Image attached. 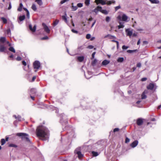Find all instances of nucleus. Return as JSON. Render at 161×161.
Segmentation results:
<instances>
[{
    "instance_id": "45",
    "label": "nucleus",
    "mask_w": 161,
    "mask_h": 161,
    "mask_svg": "<svg viewBox=\"0 0 161 161\" xmlns=\"http://www.w3.org/2000/svg\"><path fill=\"white\" fill-rule=\"evenodd\" d=\"M91 35L90 34H87L86 35V37L87 39H89L91 38Z\"/></svg>"
},
{
    "instance_id": "8",
    "label": "nucleus",
    "mask_w": 161,
    "mask_h": 161,
    "mask_svg": "<svg viewBox=\"0 0 161 161\" xmlns=\"http://www.w3.org/2000/svg\"><path fill=\"white\" fill-rule=\"evenodd\" d=\"M6 46L5 44H0V52H5L6 50Z\"/></svg>"
},
{
    "instance_id": "47",
    "label": "nucleus",
    "mask_w": 161,
    "mask_h": 161,
    "mask_svg": "<svg viewBox=\"0 0 161 161\" xmlns=\"http://www.w3.org/2000/svg\"><path fill=\"white\" fill-rule=\"evenodd\" d=\"M69 0H63L61 1L60 3L61 4H63L65 2L69 1Z\"/></svg>"
},
{
    "instance_id": "63",
    "label": "nucleus",
    "mask_w": 161,
    "mask_h": 161,
    "mask_svg": "<svg viewBox=\"0 0 161 161\" xmlns=\"http://www.w3.org/2000/svg\"><path fill=\"white\" fill-rule=\"evenodd\" d=\"M140 39H139L138 40V42H137V45H139L140 44Z\"/></svg>"
},
{
    "instance_id": "30",
    "label": "nucleus",
    "mask_w": 161,
    "mask_h": 161,
    "mask_svg": "<svg viewBox=\"0 0 161 161\" xmlns=\"http://www.w3.org/2000/svg\"><path fill=\"white\" fill-rule=\"evenodd\" d=\"M36 2L39 5H42V0H36Z\"/></svg>"
},
{
    "instance_id": "3",
    "label": "nucleus",
    "mask_w": 161,
    "mask_h": 161,
    "mask_svg": "<svg viewBox=\"0 0 161 161\" xmlns=\"http://www.w3.org/2000/svg\"><path fill=\"white\" fill-rule=\"evenodd\" d=\"M16 135L19 136H21L22 139L25 140L27 142H30L28 134L23 133H17Z\"/></svg>"
},
{
    "instance_id": "31",
    "label": "nucleus",
    "mask_w": 161,
    "mask_h": 161,
    "mask_svg": "<svg viewBox=\"0 0 161 161\" xmlns=\"http://www.w3.org/2000/svg\"><path fill=\"white\" fill-rule=\"evenodd\" d=\"M9 50L10 51L13 52L14 53H15V51L14 48L13 47H11L9 48Z\"/></svg>"
},
{
    "instance_id": "42",
    "label": "nucleus",
    "mask_w": 161,
    "mask_h": 161,
    "mask_svg": "<svg viewBox=\"0 0 161 161\" xmlns=\"http://www.w3.org/2000/svg\"><path fill=\"white\" fill-rule=\"evenodd\" d=\"M110 19V18L109 16H107L105 20L106 22H109Z\"/></svg>"
},
{
    "instance_id": "5",
    "label": "nucleus",
    "mask_w": 161,
    "mask_h": 161,
    "mask_svg": "<svg viewBox=\"0 0 161 161\" xmlns=\"http://www.w3.org/2000/svg\"><path fill=\"white\" fill-rule=\"evenodd\" d=\"M75 153L78 155V157L80 159L83 156V155L81 154L80 152V147L76 148L75 151Z\"/></svg>"
},
{
    "instance_id": "50",
    "label": "nucleus",
    "mask_w": 161,
    "mask_h": 161,
    "mask_svg": "<svg viewBox=\"0 0 161 161\" xmlns=\"http://www.w3.org/2000/svg\"><path fill=\"white\" fill-rule=\"evenodd\" d=\"M26 16H27V18L28 19L29 18H30V14H29V12H27Z\"/></svg>"
},
{
    "instance_id": "57",
    "label": "nucleus",
    "mask_w": 161,
    "mask_h": 161,
    "mask_svg": "<svg viewBox=\"0 0 161 161\" xmlns=\"http://www.w3.org/2000/svg\"><path fill=\"white\" fill-rule=\"evenodd\" d=\"M88 48L89 49H92L93 48V46L92 45H89L88 46Z\"/></svg>"
},
{
    "instance_id": "55",
    "label": "nucleus",
    "mask_w": 161,
    "mask_h": 161,
    "mask_svg": "<svg viewBox=\"0 0 161 161\" xmlns=\"http://www.w3.org/2000/svg\"><path fill=\"white\" fill-rule=\"evenodd\" d=\"M83 48H84V47H83V46H80V47H79L78 48V49L79 50H82V49H83Z\"/></svg>"
},
{
    "instance_id": "1",
    "label": "nucleus",
    "mask_w": 161,
    "mask_h": 161,
    "mask_svg": "<svg viewBox=\"0 0 161 161\" xmlns=\"http://www.w3.org/2000/svg\"><path fill=\"white\" fill-rule=\"evenodd\" d=\"M37 136L41 137V139L44 141L47 140L49 137V133L48 129L42 126L37 127L36 130Z\"/></svg>"
},
{
    "instance_id": "19",
    "label": "nucleus",
    "mask_w": 161,
    "mask_h": 161,
    "mask_svg": "<svg viewBox=\"0 0 161 161\" xmlns=\"http://www.w3.org/2000/svg\"><path fill=\"white\" fill-rule=\"evenodd\" d=\"M152 3L158 4L159 3V1L158 0H149Z\"/></svg>"
},
{
    "instance_id": "60",
    "label": "nucleus",
    "mask_w": 161,
    "mask_h": 161,
    "mask_svg": "<svg viewBox=\"0 0 161 161\" xmlns=\"http://www.w3.org/2000/svg\"><path fill=\"white\" fill-rule=\"evenodd\" d=\"M96 22V20H95L94 21V22L92 24V25L91 26V28H92V27H93V26L95 24Z\"/></svg>"
},
{
    "instance_id": "56",
    "label": "nucleus",
    "mask_w": 161,
    "mask_h": 161,
    "mask_svg": "<svg viewBox=\"0 0 161 161\" xmlns=\"http://www.w3.org/2000/svg\"><path fill=\"white\" fill-rule=\"evenodd\" d=\"M6 44H8L9 46H11V44L9 43V42L8 41H6V42H5V45L6 46Z\"/></svg>"
},
{
    "instance_id": "9",
    "label": "nucleus",
    "mask_w": 161,
    "mask_h": 161,
    "mask_svg": "<svg viewBox=\"0 0 161 161\" xmlns=\"http://www.w3.org/2000/svg\"><path fill=\"white\" fill-rule=\"evenodd\" d=\"M43 27L44 31L47 33H50V30L49 29L48 27L44 23H43L42 24Z\"/></svg>"
},
{
    "instance_id": "15",
    "label": "nucleus",
    "mask_w": 161,
    "mask_h": 161,
    "mask_svg": "<svg viewBox=\"0 0 161 161\" xmlns=\"http://www.w3.org/2000/svg\"><path fill=\"white\" fill-rule=\"evenodd\" d=\"M154 86V85L153 83H150L149 85L147 86V88L148 89L152 90Z\"/></svg>"
},
{
    "instance_id": "51",
    "label": "nucleus",
    "mask_w": 161,
    "mask_h": 161,
    "mask_svg": "<svg viewBox=\"0 0 161 161\" xmlns=\"http://www.w3.org/2000/svg\"><path fill=\"white\" fill-rule=\"evenodd\" d=\"M119 129L118 128H115L114 130V132H116V131H118L119 130Z\"/></svg>"
},
{
    "instance_id": "43",
    "label": "nucleus",
    "mask_w": 161,
    "mask_h": 161,
    "mask_svg": "<svg viewBox=\"0 0 161 161\" xmlns=\"http://www.w3.org/2000/svg\"><path fill=\"white\" fill-rule=\"evenodd\" d=\"M120 8H121V7L120 5L115 7V11H117L118 10L120 9Z\"/></svg>"
},
{
    "instance_id": "25",
    "label": "nucleus",
    "mask_w": 161,
    "mask_h": 161,
    "mask_svg": "<svg viewBox=\"0 0 161 161\" xmlns=\"http://www.w3.org/2000/svg\"><path fill=\"white\" fill-rule=\"evenodd\" d=\"M84 59V57L83 56H79L77 57V60L80 62H82Z\"/></svg>"
},
{
    "instance_id": "20",
    "label": "nucleus",
    "mask_w": 161,
    "mask_h": 161,
    "mask_svg": "<svg viewBox=\"0 0 161 161\" xmlns=\"http://www.w3.org/2000/svg\"><path fill=\"white\" fill-rule=\"evenodd\" d=\"M25 18V16L24 15L20 16L19 17V21L18 22L19 24H20V22L23 20Z\"/></svg>"
},
{
    "instance_id": "2",
    "label": "nucleus",
    "mask_w": 161,
    "mask_h": 161,
    "mask_svg": "<svg viewBox=\"0 0 161 161\" xmlns=\"http://www.w3.org/2000/svg\"><path fill=\"white\" fill-rule=\"evenodd\" d=\"M95 2L97 4L99 3L101 4L102 5L107 4L109 5L115 3V1L114 0L108 1L107 0H95Z\"/></svg>"
},
{
    "instance_id": "32",
    "label": "nucleus",
    "mask_w": 161,
    "mask_h": 161,
    "mask_svg": "<svg viewBox=\"0 0 161 161\" xmlns=\"http://www.w3.org/2000/svg\"><path fill=\"white\" fill-rule=\"evenodd\" d=\"M85 3L86 6H89L90 4V0H85Z\"/></svg>"
},
{
    "instance_id": "62",
    "label": "nucleus",
    "mask_w": 161,
    "mask_h": 161,
    "mask_svg": "<svg viewBox=\"0 0 161 161\" xmlns=\"http://www.w3.org/2000/svg\"><path fill=\"white\" fill-rule=\"evenodd\" d=\"M11 8V3H9V7H8V9H10Z\"/></svg>"
},
{
    "instance_id": "44",
    "label": "nucleus",
    "mask_w": 161,
    "mask_h": 161,
    "mask_svg": "<svg viewBox=\"0 0 161 161\" xmlns=\"http://www.w3.org/2000/svg\"><path fill=\"white\" fill-rule=\"evenodd\" d=\"M128 48H129V47L127 46H126L125 45H123L122 47V48L123 49H127Z\"/></svg>"
},
{
    "instance_id": "21",
    "label": "nucleus",
    "mask_w": 161,
    "mask_h": 161,
    "mask_svg": "<svg viewBox=\"0 0 161 161\" xmlns=\"http://www.w3.org/2000/svg\"><path fill=\"white\" fill-rule=\"evenodd\" d=\"M110 62L109 61L107 60H103L102 62V64L103 65H106L108 64Z\"/></svg>"
},
{
    "instance_id": "41",
    "label": "nucleus",
    "mask_w": 161,
    "mask_h": 161,
    "mask_svg": "<svg viewBox=\"0 0 161 161\" xmlns=\"http://www.w3.org/2000/svg\"><path fill=\"white\" fill-rule=\"evenodd\" d=\"M83 6V4L81 3H79L77 4V6L79 8H81Z\"/></svg>"
},
{
    "instance_id": "38",
    "label": "nucleus",
    "mask_w": 161,
    "mask_h": 161,
    "mask_svg": "<svg viewBox=\"0 0 161 161\" xmlns=\"http://www.w3.org/2000/svg\"><path fill=\"white\" fill-rule=\"evenodd\" d=\"M97 62V60L96 59H95L92 62V64L93 66H94Z\"/></svg>"
},
{
    "instance_id": "16",
    "label": "nucleus",
    "mask_w": 161,
    "mask_h": 161,
    "mask_svg": "<svg viewBox=\"0 0 161 161\" xmlns=\"http://www.w3.org/2000/svg\"><path fill=\"white\" fill-rule=\"evenodd\" d=\"M29 28L31 31L33 32H34L35 31L36 29V26L35 25L33 28H32V25L31 24H30L29 25Z\"/></svg>"
},
{
    "instance_id": "61",
    "label": "nucleus",
    "mask_w": 161,
    "mask_h": 161,
    "mask_svg": "<svg viewBox=\"0 0 161 161\" xmlns=\"http://www.w3.org/2000/svg\"><path fill=\"white\" fill-rule=\"evenodd\" d=\"M95 52H93L92 53V58H94V56H95Z\"/></svg>"
},
{
    "instance_id": "29",
    "label": "nucleus",
    "mask_w": 161,
    "mask_h": 161,
    "mask_svg": "<svg viewBox=\"0 0 161 161\" xmlns=\"http://www.w3.org/2000/svg\"><path fill=\"white\" fill-rule=\"evenodd\" d=\"M124 58L123 57H120L118 58L117 61L118 62H122L123 61Z\"/></svg>"
},
{
    "instance_id": "53",
    "label": "nucleus",
    "mask_w": 161,
    "mask_h": 161,
    "mask_svg": "<svg viewBox=\"0 0 161 161\" xmlns=\"http://www.w3.org/2000/svg\"><path fill=\"white\" fill-rule=\"evenodd\" d=\"M16 60L18 61H20L21 60V58L20 57L18 56L16 58Z\"/></svg>"
},
{
    "instance_id": "11",
    "label": "nucleus",
    "mask_w": 161,
    "mask_h": 161,
    "mask_svg": "<svg viewBox=\"0 0 161 161\" xmlns=\"http://www.w3.org/2000/svg\"><path fill=\"white\" fill-rule=\"evenodd\" d=\"M6 39L5 37H2L0 38V44H5Z\"/></svg>"
},
{
    "instance_id": "26",
    "label": "nucleus",
    "mask_w": 161,
    "mask_h": 161,
    "mask_svg": "<svg viewBox=\"0 0 161 161\" xmlns=\"http://www.w3.org/2000/svg\"><path fill=\"white\" fill-rule=\"evenodd\" d=\"M36 92V90L35 88H33L31 89L30 91V93L31 94H35Z\"/></svg>"
},
{
    "instance_id": "28",
    "label": "nucleus",
    "mask_w": 161,
    "mask_h": 161,
    "mask_svg": "<svg viewBox=\"0 0 161 161\" xmlns=\"http://www.w3.org/2000/svg\"><path fill=\"white\" fill-rule=\"evenodd\" d=\"M31 8L34 11L36 10L37 8L35 4H33L31 6Z\"/></svg>"
},
{
    "instance_id": "35",
    "label": "nucleus",
    "mask_w": 161,
    "mask_h": 161,
    "mask_svg": "<svg viewBox=\"0 0 161 161\" xmlns=\"http://www.w3.org/2000/svg\"><path fill=\"white\" fill-rule=\"evenodd\" d=\"M1 19L3 20V23L6 24L7 22V20L4 17H2L1 18Z\"/></svg>"
},
{
    "instance_id": "6",
    "label": "nucleus",
    "mask_w": 161,
    "mask_h": 161,
    "mask_svg": "<svg viewBox=\"0 0 161 161\" xmlns=\"http://www.w3.org/2000/svg\"><path fill=\"white\" fill-rule=\"evenodd\" d=\"M40 66V62L38 61H36L33 63V67L34 69H38Z\"/></svg>"
},
{
    "instance_id": "22",
    "label": "nucleus",
    "mask_w": 161,
    "mask_h": 161,
    "mask_svg": "<svg viewBox=\"0 0 161 161\" xmlns=\"http://www.w3.org/2000/svg\"><path fill=\"white\" fill-rule=\"evenodd\" d=\"M138 51L137 49H135L133 50H128L127 51V52L129 53H132L136 52Z\"/></svg>"
},
{
    "instance_id": "49",
    "label": "nucleus",
    "mask_w": 161,
    "mask_h": 161,
    "mask_svg": "<svg viewBox=\"0 0 161 161\" xmlns=\"http://www.w3.org/2000/svg\"><path fill=\"white\" fill-rule=\"evenodd\" d=\"M22 63L25 66H26L27 65L25 61H22Z\"/></svg>"
},
{
    "instance_id": "10",
    "label": "nucleus",
    "mask_w": 161,
    "mask_h": 161,
    "mask_svg": "<svg viewBox=\"0 0 161 161\" xmlns=\"http://www.w3.org/2000/svg\"><path fill=\"white\" fill-rule=\"evenodd\" d=\"M102 7L101 6H98L95 9H93L92 11V12H95L96 14H97L98 11L100 12Z\"/></svg>"
},
{
    "instance_id": "17",
    "label": "nucleus",
    "mask_w": 161,
    "mask_h": 161,
    "mask_svg": "<svg viewBox=\"0 0 161 161\" xmlns=\"http://www.w3.org/2000/svg\"><path fill=\"white\" fill-rule=\"evenodd\" d=\"M107 37H108L110 39H116V37L114 36H113L110 34H108L105 36L104 37V38H105Z\"/></svg>"
},
{
    "instance_id": "14",
    "label": "nucleus",
    "mask_w": 161,
    "mask_h": 161,
    "mask_svg": "<svg viewBox=\"0 0 161 161\" xmlns=\"http://www.w3.org/2000/svg\"><path fill=\"white\" fill-rule=\"evenodd\" d=\"M147 91H144L142 94L141 95V98L142 99H146L147 97L146 95V93H147Z\"/></svg>"
},
{
    "instance_id": "12",
    "label": "nucleus",
    "mask_w": 161,
    "mask_h": 161,
    "mask_svg": "<svg viewBox=\"0 0 161 161\" xmlns=\"http://www.w3.org/2000/svg\"><path fill=\"white\" fill-rule=\"evenodd\" d=\"M136 123L138 125H141L143 123L142 119L140 118L138 119L137 120Z\"/></svg>"
},
{
    "instance_id": "54",
    "label": "nucleus",
    "mask_w": 161,
    "mask_h": 161,
    "mask_svg": "<svg viewBox=\"0 0 161 161\" xmlns=\"http://www.w3.org/2000/svg\"><path fill=\"white\" fill-rule=\"evenodd\" d=\"M141 66V64L140 63H138L137 64V66L139 68Z\"/></svg>"
},
{
    "instance_id": "58",
    "label": "nucleus",
    "mask_w": 161,
    "mask_h": 161,
    "mask_svg": "<svg viewBox=\"0 0 161 161\" xmlns=\"http://www.w3.org/2000/svg\"><path fill=\"white\" fill-rule=\"evenodd\" d=\"M22 8L19 6L18 8V10L19 11H21L22 10Z\"/></svg>"
},
{
    "instance_id": "36",
    "label": "nucleus",
    "mask_w": 161,
    "mask_h": 161,
    "mask_svg": "<svg viewBox=\"0 0 161 161\" xmlns=\"http://www.w3.org/2000/svg\"><path fill=\"white\" fill-rule=\"evenodd\" d=\"M1 145H3L6 142V141L4 139H2L1 140Z\"/></svg>"
},
{
    "instance_id": "34",
    "label": "nucleus",
    "mask_w": 161,
    "mask_h": 161,
    "mask_svg": "<svg viewBox=\"0 0 161 161\" xmlns=\"http://www.w3.org/2000/svg\"><path fill=\"white\" fill-rule=\"evenodd\" d=\"M59 22V20L58 19H56L55 20L54 22L53 23V25L54 26H55Z\"/></svg>"
},
{
    "instance_id": "64",
    "label": "nucleus",
    "mask_w": 161,
    "mask_h": 161,
    "mask_svg": "<svg viewBox=\"0 0 161 161\" xmlns=\"http://www.w3.org/2000/svg\"><path fill=\"white\" fill-rule=\"evenodd\" d=\"M93 19V18L92 17H90V18H89L88 19V21H92Z\"/></svg>"
},
{
    "instance_id": "33",
    "label": "nucleus",
    "mask_w": 161,
    "mask_h": 161,
    "mask_svg": "<svg viewBox=\"0 0 161 161\" xmlns=\"http://www.w3.org/2000/svg\"><path fill=\"white\" fill-rule=\"evenodd\" d=\"M92 155L94 156H97L98 155V154H99L97 152H94V151H92Z\"/></svg>"
},
{
    "instance_id": "4",
    "label": "nucleus",
    "mask_w": 161,
    "mask_h": 161,
    "mask_svg": "<svg viewBox=\"0 0 161 161\" xmlns=\"http://www.w3.org/2000/svg\"><path fill=\"white\" fill-rule=\"evenodd\" d=\"M117 19L119 21H122L125 22L128 21L127 19H128V16L125 14H123L122 16L120 15H119L117 17Z\"/></svg>"
},
{
    "instance_id": "18",
    "label": "nucleus",
    "mask_w": 161,
    "mask_h": 161,
    "mask_svg": "<svg viewBox=\"0 0 161 161\" xmlns=\"http://www.w3.org/2000/svg\"><path fill=\"white\" fill-rule=\"evenodd\" d=\"M13 117H14L16 119H18L19 121H21L23 120V119H22L21 117L19 115H18L17 116L15 115H14Z\"/></svg>"
},
{
    "instance_id": "40",
    "label": "nucleus",
    "mask_w": 161,
    "mask_h": 161,
    "mask_svg": "<svg viewBox=\"0 0 161 161\" xmlns=\"http://www.w3.org/2000/svg\"><path fill=\"white\" fill-rule=\"evenodd\" d=\"M77 6H74L73 5L72 6V9L74 11L76 10L77 9Z\"/></svg>"
},
{
    "instance_id": "24",
    "label": "nucleus",
    "mask_w": 161,
    "mask_h": 161,
    "mask_svg": "<svg viewBox=\"0 0 161 161\" xmlns=\"http://www.w3.org/2000/svg\"><path fill=\"white\" fill-rule=\"evenodd\" d=\"M119 25L118 26V28L119 29H120V28H123L124 27V25L123 23L119 22Z\"/></svg>"
},
{
    "instance_id": "46",
    "label": "nucleus",
    "mask_w": 161,
    "mask_h": 161,
    "mask_svg": "<svg viewBox=\"0 0 161 161\" xmlns=\"http://www.w3.org/2000/svg\"><path fill=\"white\" fill-rule=\"evenodd\" d=\"M71 31L74 33H76V34H77L78 33V32L77 31L75 30L74 29H72Z\"/></svg>"
},
{
    "instance_id": "59",
    "label": "nucleus",
    "mask_w": 161,
    "mask_h": 161,
    "mask_svg": "<svg viewBox=\"0 0 161 161\" xmlns=\"http://www.w3.org/2000/svg\"><path fill=\"white\" fill-rule=\"evenodd\" d=\"M48 37L46 36L42 38V40H46L48 39Z\"/></svg>"
},
{
    "instance_id": "27",
    "label": "nucleus",
    "mask_w": 161,
    "mask_h": 161,
    "mask_svg": "<svg viewBox=\"0 0 161 161\" xmlns=\"http://www.w3.org/2000/svg\"><path fill=\"white\" fill-rule=\"evenodd\" d=\"M5 33H6L7 35H8V36H10L11 35V31L10 29H8V30H7L5 32Z\"/></svg>"
},
{
    "instance_id": "48",
    "label": "nucleus",
    "mask_w": 161,
    "mask_h": 161,
    "mask_svg": "<svg viewBox=\"0 0 161 161\" xmlns=\"http://www.w3.org/2000/svg\"><path fill=\"white\" fill-rule=\"evenodd\" d=\"M130 140L129 138H128L127 137H126L125 139V143H128L130 142Z\"/></svg>"
},
{
    "instance_id": "37",
    "label": "nucleus",
    "mask_w": 161,
    "mask_h": 161,
    "mask_svg": "<svg viewBox=\"0 0 161 161\" xmlns=\"http://www.w3.org/2000/svg\"><path fill=\"white\" fill-rule=\"evenodd\" d=\"M62 17L63 19L64 20L65 22L66 23H67V20L66 16H63Z\"/></svg>"
},
{
    "instance_id": "39",
    "label": "nucleus",
    "mask_w": 161,
    "mask_h": 161,
    "mask_svg": "<svg viewBox=\"0 0 161 161\" xmlns=\"http://www.w3.org/2000/svg\"><path fill=\"white\" fill-rule=\"evenodd\" d=\"M9 147H17V145L15 144H10L9 145Z\"/></svg>"
},
{
    "instance_id": "13",
    "label": "nucleus",
    "mask_w": 161,
    "mask_h": 161,
    "mask_svg": "<svg viewBox=\"0 0 161 161\" xmlns=\"http://www.w3.org/2000/svg\"><path fill=\"white\" fill-rule=\"evenodd\" d=\"M138 141L137 140H136L130 144V146L133 148L135 147L138 145Z\"/></svg>"
},
{
    "instance_id": "7",
    "label": "nucleus",
    "mask_w": 161,
    "mask_h": 161,
    "mask_svg": "<svg viewBox=\"0 0 161 161\" xmlns=\"http://www.w3.org/2000/svg\"><path fill=\"white\" fill-rule=\"evenodd\" d=\"M125 32L126 33L127 36H129L130 37L133 34V30L130 29H127L125 30Z\"/></svg>"
},
{
    "instance_id": "52",
    "label": "nucleus",
    "mask_w": 161,
    "mask_h": 161,
    "mask_svg": "<svg viewBox=\"0 0 161 161\" xmlns=\"http://www.w3.org/2000/svg\"><path fill=\"white\" fill-rule=\"evenodd\" d=\"M147 78L146 77L143 78L141 79V81H145L146 80Z\"/></svg>"
},
{
    "instance_id": "23",
    "label": "nucleus",
    "mask_w": 161,
    "mask_h": 161,
    "mask_svg": "<svg viewBox=\"0 0 161 161\" xmlns=\"http://www.w3.org/2000/svg\"><path fill=\"white\" fill-rule=\"evenodd\" d=\"M100 12L102 13L103 14H104L105 15L107 14L108 12L106 10L102 9V8L101 9V10L100 11Z\"/></svg>"
}]
</instances>
